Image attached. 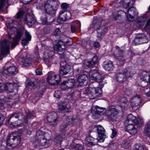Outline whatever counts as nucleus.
Instances as JSON below:
<instances>
[{"label":"nucleus","instance_id":"obj_1","mask_svg":"<svg viewBox=\"0 0 150 150\" xmlns=\"http://www.w3.org/2000/svg\"><path fill=\"white\" fill-rule=\"evenodd\" d=\"M35 116L34 112L27 113L25 115L20 113L18 115L16 113H13L9 117L8 123L13 127H20L24 123H28L31 118Z\"/></svg>","mask_w":150,"mask_h":150},{"label":"nucleus","instance_id":"obj_2","mask_svg":"<svg viewBox=\"0 0 150 150\" xmlns=\"http://www.w3.org/2000/svg\"><path fill=\"white\" fill-rule=\"evenodd\" d=\"M96 129L98 137L96 139H94L90 135L86 136L85 140V146L87 148H91L95 144L97 143V142H102L104 141V139L105 137V130L104 128L102 126L98 125L96 127Z\"/></svg>","mask_w":150,"mask_h":150},{"label":"nucleus","instance_id":"obj_3","mask_svg":"<svg viewBox=\"0 0 150 150\" xmlns=\"http://www.w3.org/2000/svg\"><path fill=\"white\" fill-rule=\"evenodd\" d=\"M51 134L45 133L41 130H38L35 136V142L37 146L48 147L50 145V142L51 140Z\"/></svg>","mask_w":150,"mask_h":150},{"label":"nucleus","instance_id":"obj_4","mask_svg":"<svg viewBox=\"0 0 150 150\" xmlns=\"http://www.w3.org/2000/svg\"><path fill=\"white\" fill-rule=\"evenodd\" d=\"M42 3L40 4L38 7L41 10H44L46 13L49 14L54 13L57 10L58 6L56 1L52 0L47 1L42 0Z\"/></svg>","mask_w":150,"mask_h":150},{"label":"nucleus","instance_id":"obj_5","mask_svg":"<svg viewBox=\"0 0 150 150\" xmlns=\"http://www.w3.org/2000/svg\"><path fill=\"white\" fill-rule=\"evenodd\" d=\"M61 62L60 63V68L59 73L61 75H66L70 73L72 70V67L68 64L69 60L68 57L63 54L60 57Z\"/></svg>","mask_w":150,"mask_h":150},{"label":"nucleus","instance_id":"obj_6","mask_svg":"<svg viewBox=\"0 0 150 150\" xmlns=\"http://www.w3.org/2000/svg\"><path fill=\"white\" fill-rule=\"evenodd\" d=\"M21 142V137L17 132H13L8 134L6 140L7 145L11 146L14 144L15 146L18 145Z\"/></svg>","mask_w":150,"mask_h":150},{"label":"nucleus","instance_id":"obj_7","mask_svg":"<svg viewBox=\"0 0 150 150\" xmlns=\"http://www.w3.org/2000/svg\"><path fill=\"white\" fill-rule=\"evenodd\" d=\"M10 42L9 40H4L0 42V61L4 57L7 56L10 53Z\"/></svg>","mask_w":150,"mask_h":150},{"label":"nucleus","instance_id":"obj_8","mask_svg":"<svg viewBox=\"0 0 150 150\" xmlns=\"http://www.w3.org/2000/svg\"><path fill=\"white\" fill-rule=\"evenodd\" d=\"M85 91V97H88L91 99L97 98L101 93L100 89L98 88L90 87L86 89Z\"/></svg>","mask_w":150,"mask_h":150},{"label":"nucleus","instance_id":"obj_9","mask_svg":"<svg viewBox=\"0 0 150 150\" xmlns=\"http://www.w3.org/2000/svg\"><path fill=\"white\" fill-rule=\"evenodd\" d=\"M89 77L92 80L99 83L100 87H103L104 83H102L103 78L99 72L96 70H91L88 73Z\"/></svg>","mask_w":150,"mask_h":150},{"label":"nucleus","instance_id":"obj_10","mask_svg":"<svg viewBox=\"0 0 150 150\" xmlns=\"http://www.w3.org/2000/svg\"><path fill=\"white\" fill-rule=\"evenodd\" d=\"M47 119L50 125L53 127H55L59 122L58 117L57 114L55 112L49 113L47 115Z\"/></svg>","mask_w":150,"mask_h":150},{"label":"nucleus","instance_id":"obj_11","mask_svg":"<svg viewBox=\"0 0 150 150\" xmlns=\"http://www.w3.org/2000/svg\"><path fill=\"white\" fill-rule=\"evenodd\" d=\"M93 23L94 24L93 27L95 29H97L98 37H100L104 34L105 32L107 31V29L105 27L100 26L101 24L100 22L94 20L93 21Z\"/></svg>","mask_w":150,"mask_h":150},{"label":"nucleus","instance_id":"obj_12","mask_svg":"<svg viewBox=\"0 0 150 150\" xmlns=\"http://www.w3.org/2000/svg\"><path fill=\"white\" fill-rule=\"evenodd\" d=\"M60 77L59 75H56L54 73H49L47 78L48 83L51 85L58 84L60 81Z\"/></svg>","mask_w":150,"mask_h":150},{"label":"nucleus","instance_id":"obj_13","mask_svg":"<svg viewBox=\"0 0 150 150\" xmlns=\"http://www.w3.org/2000/svg\"><path fill=\"white\" fill-rule=\"evenodd\" d=\"M141 98L140 96L137 95L132 98L130 100V103L132 109L134 110H137L139 107Z\"/></svg>","mask_w":150,"mask_h":150},{"label":"nucleus","instance_id":"obj_14","mask_svg":"<svg viewBox=\"0 0 150 150\" xmlns=\"http://www.w3.org/2000/svg\"><path fill=\"white\" fill-rule=\"evenodd\" d=\"M128 70H131V69H129L123 73H119L117 74L116 79L120 83H122L125 81L127 78L130 76V72Z\"/></svg>","mask_w":150,"mask_h":150},{"label":"nucleus","instance_id":"obj_15","mask_svg":"<svg viewBox=\"0 0 150 150\" xmlns=\"http://www.w3.org/2000/svg\"><path fill=\"white\" fill-rule=\"evenodd\" d=\"M149 40L147 37L144 34H138L134 40V42L136 44H142L147 43Z\"/></svg>","mask_w":150,"mask_h":150},{"label":"nucleus","instance_id":"obj_16","mask_svg":"<svg viewBox=\"0 0 150 150\" xmlns=\"http://www.w3.org/2000/svg\"><path fill=\"white\" fill-rule=\"evenodd\" d=\"M118 113V110L114 106L109 107L107 111L106 112V115L109 119L111 120L116 117Z\"/></svg>","mask_w":150,"mask_h":150},{"label":"nucleus","instance_id":"obj_17","mask_svg":"<svg viewBox=\"0 0 150 150\" xmlns=\"http://www.w3.org/2000/svg\"><path fill=\"white\" fill-rule=\"evenodd\" d=\"M75 82V80L73 79H67L61 83V88L64 90L71 88L74 86Z\"/></svg>","mask_w":150,"mask_h":150},{"label":"nucleus","instance_id":"obj_18","mask_svg":"<svg viewBox=\"0 0 150 150\" xmlns=\"http://www.w3.org/2000/svg\"><path fill=\"white\" fill-rule=\"evenodd\" d=\"M117 49L115 50V57L119 60V65H123L125 61L123 51L122 50H119V47H116Z\"/></svg>","mask_w":150,"mask_h":150},{"label":"nucleus","instance_id":"obj_19","mask_svg":"<svg viewBox=\"0 0 150 150\" xmlns=\"http://www.w3.org/2000/svg\"><path fill=\"white\" fill-rule=\"evenodd\" d=\"M127 11V19L130 21H133L135 18L137 17L138 13L134 7H131Z\"/></svg>","mask_w":150,"mask_h":150},{"label":"nucleus","instance_id":"obj_20","mask_svg":"<svg viewBox=\"0 0 150 150\" xmlns=\"http://www.w3.org/2000/svg\"><path fill=\"white\" fill-rule=\"evenodd\" d=\"M59 112H69L71 110V108L69 105L65 102L60 101L58 104Z\"/></svg>","mask_w":150,"mask_h":150},{"label":"nucleus","instance_id":"obj_21","mask_svg":"<svg viewBox=\"0 0 150 150\" xmlns=\"http://www.w3.org/2000/svg\"><path fill=\"white\" fill-rule=\"evenodd\" d=\"M18 71V69L16 66H12L4 69L3 74L4 76L7 74L9 75H14L17 73Z\"/></svg>","mask_w":150,"mask_h":150},{"label":"nucleus","instance_id":"obj_22","mask_svg":"<svg viewBox=\"0 0 150 150\" xmlns=\"http://www.w3.org/2000/svg\"><path fill=\"white\" fill-rule=\"evenodd\" d=\"M53 46L54 50L57 52H62L65 48L64 43L61 40L55 41Z\"/></svg>","mask_w":150,"mask_h":150},{"label":"nucleus","instance_id":"obj_23","mask_svg":"<svg viewBox=\"0 0 150 150\" xmlns=\"http://www.w3.org/2000/svg\"><path fill=\"white\" fill-rule=\"evenodd\" d=\"M23 34L22 30H18L17 32V34L14 38H13V42L11 43V47L12 48L15 47L18 44V41Z\"/></svg>","mask_w":150,"mask_h":150},{"label":"nucleus","instance_id":"obj_24","mask_svg":"<svg viewBox=\"0 0 150 150\" xmlns=\"http://www.w3.org/2000/svg\"><path fill=\"white\" fill-rule=\"evenodd\" d=\"M71 16L70 13L69 11L62 10L59 13L58 19L62 21H65L67 19H69Z\"/></svg>","mask_w":150,"mask_h":150},{"label":"nucleus","instance_id":"obj_25","mask_svg":"<svg viewBox=\"0 0 150 150\" xmlns=\"http://www.w3.org/2000/svg\"><path fill=\"white\" fill-rule=\"evenodd\" d=\"M105 111V108H100L97 106L95 105L92 108L91 112L94 115L97 114L100 115H103Z\"/></svg>","mask_w":150,"mask_h":150},{"label":"nucleus","instance_id":"obj_26","mask_svg":"<svg viewBox=\"0 0 150 150\" xmlns=\"http://www.w3.org/2000/svg\"><path fill=\"white\" fill-rule=\"evenodd\" d=\"M25 21L28 25L29 26L33 25L36 22L35 16L33 15H27L25 18Z\"/></svg>","mask_w":150,"mask_h":150},{"label":"nucleus","instance_id":"obj_27","mask_svg":"<svg viewBox=\"0 0 150 150\" xmlns=\"http://www.w3.org/2000/svg\"><path fill=\"white\" fill-rule=\"evenodd\" d=\"M93 57L87 61L86 65L88 67H92L98 62V56L94 54H93Z\"/></svg>","mask_w":150,"mask_h":150},{"label":"nucleus","instance_id":"obj_28","mask_svg":"<svg viewBox=\"0 0 150 150\" xmlns=\"http://www.w3.org/2000/svg\"><path fill=\"white\" fill-rule=\"evenodd\" d=\"M140 78L142 81L147 83L150 82V74L146 71H143L140 73Z\"/></svg>","mask_w":150,"mask_h":150},{"label":"nucleus","instance_id":"obj_29","mask_svg":"<svg viewBox=\"0 0 150 150\" xmlns=\"http://www.w3.org/2000/svg\"><path fill=\"white\" fill-rule=\"evenodd\" d=\"M126 130L132 135H135L137 132V129L133 124H128L126 127Z\"/></svg>","mask_w":150,"mask_h":150},{"label":"nucleus","instance_id":"obj_30","mask_svg":"<svg viewBox=\"0 0 150 150\" xmlns=\"http://www.w3.org/2000/svg\"><path fill=\"white\" fill-rule=\"evenodd\" d=\"M103 67L104 69L107 71H111L114 68L112 62L108 60H106L103 62Z\"/></svg>","mask_w":150,"mask_h":150},{"label":"nucleus","instance_id":"obj_31","mask_svg":"<svg viewBox=\"0 0 150 150\" xmlns=\"http://www.w3.org/2000/svg\"><path fill=\"white\" fill-rule=\"evenodd\" d=\"M25 38L22 40L21 44L23 46L27 45L29 41L31 40V36L28 32L26 31L25 33Z\"/></svg>","mask_w":150,"mask_h":150},{"label":"nucleus","instance_id":"obj_32","mask_svg":"<svg viewBox=\"0 0 150 150\" xmlns=\"http://www.w3.org/2000/svg\"><path fill=\"white\" fill-rule=\"evenodd\" d=\"M135 2V0H122V4L125 8L132 7Z\"/></svg>","mask_w":150,"mask_h":150},{"label":"nucleus","instance_id":"obj_33","mask_svg":"<svg viewBox=\"0 0 150 150\" xmlns=\"http://www.w3.org/2000/svg\"><path fill=\"white\" fill-rule=\"evenodd\" d=\"M72 24L71 25V30L72 33H74L78 29L80 28L81 26V23L79 21H73Z\"/></svg>","mask_w":150,"mask_h":150},{"label":"nucleus","instance_id":"obj_34","mask_svg":"<svg viewBox=\"0 0 150 150\" xmlns=\"http://www.w3.org/2000/svg\"><path fill=\"white\" fill-rule=\"evenodd\" d=\"M126 16V13L125 12L121 10L114 12L113 14V17L115 20L118 19L120 17H124Z\"/></svg>","mask_w":150,"mask_h":150},{"label":"nucleus","instance_id":"obj_35","mask_svg":"<svg viewBox=\"0 0 150 150\" xmlns=\"http://www.w3.org/2000/svg\"><path fill=\"white\" fill-rule=\"evenodd\" d=\"M7 31L8 33V36L9 38H11V35L13 34L16 31V29L15 27H13V25L10 23L7 25Z\"/></svg>","mask_w":150,"mask_h":150},{"label":"nucleus","instance_id":"obj_36","mask_svg":"<svg viewBox=\"0 0 150 150\" xmlns=\"http://www.w3.org/2000/svg\"><path fill=\"white\" fill-rule=\"evenodd\" d=\"M71 148L73 150H83V147L81 144L72 142L71 144Z\"/></svg>","mask_w":150,"mask_h":150},{"label":"nucleus","instance_id":"obj_37","mask_svg":"<svg viewBox=\"0 0 150 150\" xmlns=\"http://www.w3.org/2000/svg\"><path fill=\"white\" fill-rule=\"evenodd\" d=\"M127 121H128V124H132L130 122H132L135 125H137L138 123V122L135 116L132 114L129 115L127 117Z\"/></svg>","mask_w":150,"mask_h":150},{"label":"nucleus","instance_id":"obj_38","mask_svg":"<svg viewBox=\"0 0 150 150\" xmlns=\"http://www.w3.org/2000/svg\"><path fill=\"white\" fill-rule=\"evenodd\" d=\"M80 75L78 77L77 79V82L78 83V86L79 87H82L84 86V74L83 73Z\"/></svg>","mask_w":150,"mask_h":150},{"label":"nucleus","instance_id":"obj_39","mask_svg":"<svg viewBox=\"0 0 150 150\" xmlns=\"http://www.w3.org/2000/svg\"><path fill=\"white\" fill-rule=\"evenodd\" d=\"M5 91L8 92H12L14 89V84L13 83H8L5 84Z\"/></svg>","mask_w":150,"mask_h":150},{"label":"nucleus","instance_id":"obj_40","mask_svg":"<svg viewBox=\"0 0 150 150\" xmlns=\"http://www.w3.org/2000/svg\"><path fill=\"white\" fill-rule=\"evenodd\" d=\"M8 0H0V12H3L5 10H6L8 6L5 8L6 2H8Z\"/></svg>","mask_w":150,"mask_h":150},{"label":"nucleus","instance_id":"obj_41","mask_svg":"<svg viewBox=\"0 0 150 150\" xmlns=\"http://www.w3.org/2000/svg\"><path fill=\"white\" fill-rule=\"evenodd\" d=\"M47 14L45 13H43L40 17V19L42 24H47Z\"/></svg>","mask_w":150,"mask_h":150},{"label":"nucleus","instance_id":"obj_42","mask_svg":"<svg viewBox=\"0 0 150 150\" xmlns=\"http://www.w3.org/2000/svg\"><path fill=\"white\" fill-rule=\"evenodd\" d=\"M38 81L35 78H32L29 81L28 84L29 86L33 87L38 84Z\"/></svg>","mask_w":150,"mask_h":150},{"label":"nucleus","instance_id":"obj_43","mask_svg":"<svg viewBox=\"0 0 150 150\" xmlns=\"http://www.w3.org/2000/svg\"><path fill=\"white\" fill-rule=\"evenodd\" d=\"M77 116L75 115H74L73 116H69L67 117V121L69 122V123L70 124L73 123H74V122L75 121L76 122V121L77 120Z\"/></svg>","mask_w":150,"mask_h":150},{"label":"nucleus","instance_id":"obj_44","mask_svg":"<svg viewBox=\"0 0 150 150\" xmlns=\"http://www.w3.org/2000/svg\"><path fill=\"white\" fill-rule=\"evenodd\" d=\"M45 53H47L48 54V57H50L52 56V55H50V54H49V52L53 53V51L52 50V48L50 46H45Z\"/></svg>","mask_w":150,"mask_h":150},{"label":"nucleus","instance_id":"obj_45","mask_svg":"<svg viewBox=\"0 0 150 150\" xmlns=\"http://www.w3.org/2000/svg\"><path fill=\"white\" fill-rule=\"evenodd\" d=\"M19 62L21 64H22V65L25 64H29L31 63L30 61H28V59H25L24 58H19Z\"/></svg>","mask_w":150,"mask_h":150},{"label":"nucleus","instance_id":"obj_46","mask_svg":"<svg viewBox=\"0 0 150 150\" xmlns=\"http://www.w3.org/2000/svg\"><path fill=\"white\" fill-rule=\"evenodd\" d=\"M144 133L146 136L150 138V121L147 124L146 128L144 130Z\"/></svg>","mask_w":150,"mask_h":150},{"label":"nucleus","instance_id":"obj_47","mask_svg":"<svg viewBox=\"0 0 150 150\" xmlns=\"http://www.w3.org/2000/svg\"><path fill=\"white\" fill-rule=\"evenodd\" d=\"M118 100L123 104H125L127 106L128 103L127 99L125 97L120 96L118 98Z\"/></svg>","mask_w":150,"mask_h":150},{"label":"nucleus","instance_id":"obj_48","mask_svg":"<svg viewBox=\"0 0 150 150\" xmlns=\"http://www.w3.org/2000/svg\"><path fill=\"white\" fill-rule=\"evenodd\" d=\"M62 140V137L59 134L56 135L54 137V141L57 143H60Z\"/></svg>","mask_w":150,"mask_h":150},{"label":"nucleus","instance_id":"obj_49","mask_svg":"<svg viewBox=\"0 0 150 150\" xmlns=\"http://www.w3.org/2000/svg\"><path fill=\"white\" fill-rule=\"evenodd\" d=\"M69 125L67 124H62L60 125L59 130L62 133H64L66 131V128Z\"/></svg>","mask_w":150,"mask_h":150},{"label":"nucleus","instance_id":"obj_50","mask_svg":"<svg viewBox=\"0 0 150 150\" xmlns=\"http://www.w3.org/2000/svg\"><path fill=\"white\" fill-rule=\"evenodd\" d=\"M146 18L144 17H141L139 18L137 21L138 23H139L140 25L142 26L143 25V23L145 21Z\"/></svg>","mask_w":150,"mask_h":150},{"label":"nucleus","instance_id":"obj_51","mask_svg":"<svg viewBox=\"0 0 150 150\" xmlns=\"http://www.w3.org/2000/svg\"><path fill=\"white\" fill-rule=\"evenodd\" d=\"M61 92L58 90H56L54 93V96L57 98H59L61 97Z\"/></svg>","mask_w":150,"mask_h":150},{"label":"nucleus","instance_id":"obj_52","mask_svg":"<svg viewBox=\"0 0 150 150\" xmlns=\"http://www.w3.org/2000/svg\"><path fill=\"white\" fill-rule=\"evenodd\" d=\"M135 147L134 150H144V146L139 144H135Z\"/></svg>","mask_w":150,"mask_h":150},{"label":"nucleus","instance_id":"obj_53","mask_svg":"<svg viewBox=\"0 0 150 150\" xmlns=\"http://www.w3.org/2000/svg\"><path fill=\"white\" fill-rule=\"evenodd\" d=\"M5 84L0 83V93L5 90Z\"/></svg>","mask_w":150,"mask_h":150},{"label":"nucleus","instance_id":"obj_54","mask_svg":"<svg viewBox=\"0 0 150 150\" xmlns=\"http://www.w3.org/2000/svg\"><path fill=\"white\" fill-rule=\"evenodd\" d=\"M5 103V101L4 100L0 99V110H3L4 109Z\"/></svg>","mask_w":150,"mask_h":150},{"label":"nucleus","instance_id":"obj_55","mask_svg":"<svg viewBox=\"0 0 150 150\" xmlns=\"http://www.w3.org/2000/svg\"><path fill=\"white\" fill-rule=\"evenodd\" d=\"M61 7L63 9H66L69 8V6L67 3H63L61 5Z\"/></svg>","mask_w":150,"mask_h":150},{"label":"nucleus","instance_id":"obj_56","mask_svg":"<svg viewBox=\"0 0 150 150\" xmlns=\"http://www.w3.org/2000/svg\"><path fill=\"white\" fill-rule=\"evenodd\" d=\"M128 142L124 141L122 143L121 146L123 148L127 149L128 148Z\"/></svg>","mask_w":150,"mask_h":150},{"label":"nucleus","instance_id":"obj_57","mask_svg":"<svg viewBox=\"0 0 150 150\" xmlns=\"http://www.w3.org/2000/svg\"><path fill=\"white\" fill-rule=\"evenodd\" d=\"M60 33L61 31L59 28H57L56 29L54 33V35L55 36H58L60 34Z\"/></svg>","mask_w":150,"mask_h":150},{"label":"nucleus","instance_id":"obj_58","mask_svg":"<svg viewBox=\"0 0 150 150\" xmlns=\"http://www.w3.org/2000/svg\"><path fill=\"white\" fill-rule=\"evenodd\" d=\"M23 11H19L16 14V17L18 19H19L23 15Z\"/></svg>","mask_w":150,"mask_h":150},{"label":"nucleus","instance_id":"obj_59","mask_svg":"<svg viewBox=\"0 0 150 150\" xmlns=\"http://www.w3.org/2000/svg\"><path fill=\"white\" fill-rule=\"evenodd\" d=\"M112 133L111 135V137L112 138H113L115 136L116 134H117V132L114 128L112 129Z\"/></svg>","mask_w":150,"mask_h":150},{"label":"nucleus","instance_id":"obj_60","mask_svg":"<svg viewBox=\"0 0 150 150\" xmlns=\"http://www.w3.org/2000/svg\"><path fill=\"white\" fill-rule=\"evenodd\" d=\"M32 0H20V1L25 4H28Z\"/></svg>","mask_w":150,"mask_h":150},{"label":"nucleus","instance_id":"obj_61","mask_svg":"<svg viewBox=\"0 0 150 150\" xmlns=\"http://www.w3.org/2000/svg\"><path fill=\"white\" fill-rule=\"evenodd\" d=\"M35 71L37 75H41L42 74L41 70L38 68L36 69Z\"/></svg>","mask_w":150,"mask_h":150},{"label":"nucleus","instance_id":"obj_62","mask_svg":"<svg viewBox=\"0 0 150 150\" xmlns=\"http://www.w3.org/2000/svg\"><path fill=\"white\" fill-rule=\"evenodd\" d=\"M100 45V43L98 42H95L93 44V46L96 48L98 47Z\"/></svg>","mask_w":150,"mask_h":150},{"label":"nucleus","instance_id":"obj_63","mask_svg":"<svg viewBox=\"0 0 150 150\" xmlns=\"http://www.w3.org/2000/svg\"><path fill=\"white\" fill-rule=\"evenodd\" d=\"M4 120V118L2 115L0 113V125L1 124Z\"/></svg>","mask_w":150,"mask_h":150},{"label":"nucleus","instance_id":"obj_64","mask_svg":"<svg viewBox=\"0 0 150 150\" xmlns=\"http://www.w3.org/2000/svg\"><path fill=\"white\" fill-rule=\"evenodd\" d=\"M128 54L130 55L131 57H132L135 55V54L132 51H130L128 53Z\"/></svg>","mask_w":150,"mask_h":150}]
</instances>
